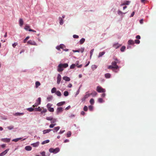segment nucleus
<instances>
[{
  "label": "nucleus",
  "instance_id": "nucleus-1",
  "mask_svg": "<svg viewBox=\"0 0 156 156\" xmlns=\"http://www.w3.org/2000/svg\"><path fill=\"white\" fill-rule=\"evenodd\" d=\"M67 63L60 64L58 66L57 71L58 72H62L64 70V68L68 67Z\"/></svg>",
  "mask_w": 156,
  "mask_h": 156
},
{
  "label": "nucleus",
  "instance_id": "nucleus-2",
  "mask_svg": "<svg viewBox=\"0 0 156 156\" xmlns=\"http://www.w3.org/2000/svg\"><path fill=\"white\" fill-rule=\"evenodd\" d=\"M49 151L50 153H53L54 154H56L58 152L60 151V149L58 147H57L55 149L53 148H51L49 149Z\"/></svg>",
  "mask_w": 156,
  "mask_h": 156
},
{
  "label": "nucleus",
  "instance_id": "nucleus-3",
  "mask_svg": "<svg viewBox=\"0 0 156 156\" xmlns=\"http://www.w3.org/2000/svg\"><path fill=\"white\" fill-rule=\"evenodd\" d=\"M96 90L99 93H104L105 91V89L99 86L97 87Z\"/></svg>",
  "mask_w": 156,
  "mask_h": 156
},
{
  "label": "nucleus",
  "instance_id": "nucleus-4",
  "mask_svg": "<svg viewBox=\"0 0 156 156\" xmlns=\"http://www.w3.org/2000/svg\"><path fill=\"white\" fill-rule=\"evenodd\" d=\"M63 111V108L62 107H59L56 110V113L58 115L59 113L62 112Z\"/></svg>",
  "mask_w": 156,
  "mask_h": 156
},
{
  "label": "nucleus",
  "instance_id": "nucleus-5",
  "mask_svg": "<svg viewBox=\"0 0 156 156\" xmlns=\"http://www.w3.org/2000/svg\"><path fill=\"white\" fill-rule=\"evenodd\" d=\"M27 43L30 44L31 45H35L37 46V44L34 41H32L31 40H30Z\"/></svg>",
  "mask_w": 156,
  "mask_h": 156
},
{
  "label": "nucleus",
  "instance_id": "nucleus-6",
  "mask_svg": "<svg viewBox=\"0 0 156 156\" xmlns=\"http://www.w3.org/2000/svg\"><path fill=\"white\" fill-rule=\"evenodd\" d=\"M90 95V94H88V92H87L86 95L81 99L82 101H84Z\"/></svg>",
  "mask_w": 156,
  "mask_h": 156
},
{
  "label": "nucleus",
  "instance_id": "nucleus-7",
  "mask_svg": "<svg viewBox=\"0 0 156 156\" xmlns=\"http://www.w3.org/2000/svg\"><path fill=\"white\" fill-rule=\"evenodd\" d=\"M84 48H82L78 50H73V51L74 52H80L81 53H83L84 51Z\"/></svg>",
  "mask_w": 156,
  "mask_h": 156
},
{
  "label": "nucleus",
  "instance_id": "nucleus-8",
  "mask_svg": "<svg viewBox=\"0 0 156 156\" xmlns=\"http://www.w3.org/2000/svg\"><path fill=\"white\" fill-rule=\"evenodd\" d=\"M61 80V76L60 74H58L57 77V83L58 84H59L60 83Z\"/></svg>",
  "mask_w": 156,
  "mask_h": 156
},
{
  "label": "nucleus",
  "instance_id": "nucleus-9",
  "mask_svg": "<svg viewBox=\"0 0 156 156\" xmlns=\"http://www.w3.org/2000/svg\"><path fill=\"white\" fill-rule=\"evenodd\" d=\"M117 63L115 61H114L112 62V65L114 66L115 69H117L119 68V66L117 65Z\"/></svg>",
  "mask_w": 156,
  "mask_h": 156
},
{
  "label": "nucleus",
  "instance_id": "nucleus-10",
  "mask_svg": "<svg viewBox=\"0 0 156 156\" xmlns=\"http://www.w3.org/2000/svg\"><path fill=\"white\" fill-rule=\"evenodd\" d=\"M1 140L2 141L5 142H9L10 140V138H2L1 139Z\"/></svg>",
  "mask_w": 156,
  "mask_h": 156
},
{
  "label": "nucleus",
  "instance_id": "nucleus-11",
  "mask_svg": "<svg viewBox=\"0 0 156 156\" xmlns=\"http://www.w3.org/2000/svg\"><path fill=\"white\" fill-rule=\"evenodd\" d=\"M121 46V45L118 43H115L113 45V47L115 49H117Z\"/></svg>",
  "mask_w": 156,
  "mask_h": 156
},
{
  "label": "nucleus",
  "instance_id": "nucleus-12",
  "mask_svg": "<svg viewBox=\"0 0 156 156\" xmlns=\"http://www.w3.org/2000/svg\"><path fill=\"white\" fill-rule=\"evenodd\" d=\"M19 23L20 27H22L23 24V19L20 18L19 20Z\"/></svg>",
  "mask_w": 156,
  "mask_h": 156
},
{
  "label": "nucleus",
  "instance_id": "nucleus-13",
  "mask_svg": "<svg viewBox=\"0 0 156 156\" xmlns=\"http://www.w3.org/2000/svg\"><path fill=\"white\" fill-rule=\"evenodd\" d=\"M130 2L129 1H124V2L121 4V6L125 5H128L129 3Z\"/></svg>",
  "mask_w": 156,
  "mask_h": 156
},
{
  "label": "nucleus",
  "instance_id": "nucleus-14",
  "mask_svg": "<svg viewBox=\"0 0 156 156\" xmlns=\"http://www.w3.org/2000/svg\"><path fill=\"white\" fill-rule=\"evenodd\" d=\"M63 79L64 80L66 81H69L70 80V78L67 76H64L63 77Z\"/></svg>",
  "mask_w": 156,
  "mask_h": 156
},
{
  "label": "nucleus",
  "instance_id": "nucleus-15",
  "mask_svg": "<svg viewBox=\"0 0 156 156\" xmlns=\"http://www.w3.org/2000/svg\"><path fill=\"white\" fill-rule=\"evenodd\" d=\"M65 103V101H62L58 103L57 104V105L58 106H60L62 105Z\"/></svg>",
  "mask_w": 156,
  "mask_h": 156
},
{
  "label": "nucleus",
  "instance_id": "nucleus-16",
  "mask_svg": "<svg viewBox=\"0 0 156 156\" xmlns=\"http://www.w3.org/2000/svg\"><path fill=\"white\" fill-rule=\"evenodd\" d=\"M25 149L27 151H30L32 149V147L29 146H27L25 147Z\"/></svg>",
  "mask_w": 156,
  "mask_h": 156
},
{
  "label": "nucleus",
  "instance_id": "nucleus-17",
  "mask_svg": "<svg viewBox=\"0 0 156 156\" xmlns=\"http://www.w3.org/2000/svg\"><path fill=\"white\" fill-rule=\"evenodd\" d=\"M128 44H129L133 45L134 44V42L133 40H130L128 41Z\"/></svg>",
  "mask_w": 156,
  "mask_h": 156
},
{
  "label": "nucleus",
  "instance_id": "nucleus-18",
  "mask_svg": "<svg viewBox=\"0 0 156 156\" xmlns=\"http://www.w3.org/2000/svg\"><path fill=\"white\" fill-rule=\"evenodd\" d=\"M90 95H92L93 97H95L97 94V93L95 91H93L92 93L90 94Z\"/></svg>",
  "mask_w": 156,
  "mask_h": 156
},
{
  "label": "nucleus",
  "instance_id": "nucleus-19",
  "mask_svg": "<svg viewBox=\"0 0 156 156\" xmlns=\"http://www.w3.org/2000/svg\"><path fill=\"white\" fill-rule=\"evenodd\" d=\"M41 98H39L36 101V103H37V105H39L41 104Z\"/></svg>",
  "mask_w": 156,
  "mask_h": 156
},
{
  "label": "nucleus",
  "instance_id": "nucleus-20",
  "mask_svg": "<svg viewBox=\"0 0 156 156\" xmlns=\"http://www.w3.org/2000/svg\"><path fill=\"white\" fill-rule=\"evenodd\" d=\"M52 130L51 129H47L44 130L43 131V133L44 134H45L47 133H48L51 131Z\"/></svg>",
  "mask_w": 156,
  "mask_h": 156
},
{
  "label": "nucleus",
  "instance_id": "nucleus-21",
  "mask_svg": "<svg viewBox=\"0 0 156 156\" xmlns=\"http://www.w3.org/2000/svg\"><path fill=\"white\" fill-rule=\"evenodd\" d=\"M39 144V142H37L36 143L31 144V145L33 146L34 147H37L38 146Z\"/></svg>",
  "mask_w": 156,
  "mask_h": 156
},
{
  "label": "nucleus",
  "instance_id": "nucleus-22",
  "mask_svg": "<svg viewBox=\"0 0 156 156\" xmlns=\"http://www.w3.org/2000/svg\"><path fill=\"white\" fill-rule=\"evenodd\" d=\"M60 127L59 126H57V127H54V128L53 129H54L53 132H57L58 130H59V129H60Z\"/></svg>",
  "mask_w": 156,
  "mask_h": 156
},
{
  "label": "nucleus",
  "instance_id": "nucleus-23",
  "mask_svg": "<svg viewBox=\"0 0 156 156\" xmlns=\"http://www.w3.org/2000/svg\"><path fill=\"white\" fill-rule=\"evenodd\" d=\"M108 69H112V70L113 71H114V69H115L114 66L112 65L109 66L108 67Z\"/></svg>",
  "mask_w": 156,
  "mask_h": 156
},
{
  "label": "nucleus",
  "instance_id": "nucleus-24",
  "mask_svg": "<svg viewBox=\"0 0 156 156\" xmlns=\"http://www.w3.org/2000/svg\"><path fill=\"white\" fill-rule=\"evenodd\" d=\"M111 74L109 73H107L105 74V77L106 78H109L110 77Z\"/></svg>",
  "mask_w": 156,
  "mask_h": 156
},
{
  "label": "nucleus",
  "instance_id": "nucleus-25",
  "mask_svg": "<svg viewBox=\"0 0 156 156\" xmlns=\"http://www.w3.org/2000/svg\"><path fill=\"white\" fill-rule=\"evenodd\" d=\"M41 84L40 82L39 81H37L35 83V87L36 88H37L39 86H40Z\"/></svg>",
  "mask_w": 156,
  "mask_h": 156
},
{
  "label": "nucleus",
  "instance_id": "nucleus-26",
  "mask_svg": "<svg viewBox=\"0 0 156 156\" xmlns=\"http://www.w3.org/2000/svg\"><path fill=\"white\" fill-rule=\"evenodd\" d=\"M85 41V39L84 38H82L80 41V44H82Z\"/></svg>",
  "mask_w": 156,
  "mask_h": 156
},
{
  "label": "nucleus",
  "instance_id": "nucleus-27",
  "mask_svg": "<svg viewBox=\"0 0 156 156\" xmlns=\"http://www.w3.org/2000/svg\"><path fill=\"white\" fill-rule=\"evenodd\" d=\"M42 108H41L40 107H39L37 108H35V111H38V112H41V111Z\"/></svg>",
  "mask_w": 156,
  "mask_h": 156
},
{
  "label": "nucleus",
  "instance_id": "nucleus-28",
  "mask_svg": "<svg viewBox=\"0 0 156 156\" xmlns=\"http://www.w3.org/2000/svg\"><path fill=\"white\" fill-rule=\"evenodd\" d=\"M105 54V52L102 51L100 52L99 53L98 57H100L102 56L103 55Z\"/></svg>",
  "mask_w": 156,
  "mask_h": 156
},
{
  "label": "nucleus",
  "instance_id": "nucleus-29",
  "mask_svg": "<svg viewBox=\"0 0 156 156\" xmlns=\"http://www.w3.org/2000/svg\"><path fill=\"white\" fill-rule=\"evenodd\" d=\"M43 109L42 110H41V114H43V113H45L47 112V110L46 108H43Z\"/></svg>",
  "mask_w": 156,
  "mask_h": 156
},
{
  "label": "nucleus",
  "instance_id": "nucleus-30",
  "mask_svg": "<svg viewBox=\"0 0 156 156\" xmlns=\"http://www.w3.org/2000/svg\"><path fill=\"white\" fill-rule=\"evenodd\" d=\"M59 23L60 25H62L63 23V21L61 17H59Z\"/></svg>",
  "mask_w": 156,
  "mask_h": 156
},
{
  "label": "nucleus",
  "instance_id": "nucleus-31",
  "mask_svg": "<svg viewBox=\"0 0 156 156\" xmlns=\"http://www.w3.org/2000/svg\"><path fill=\"white\" fill-rule=\"evenodd\" d=\"M27 110L30 112H32L35 110V109L32 108H27Z\"/></svg>",
  "mask_w": 156,
  "mask_h": 156
},
{
  "label": "nucleus",
  "instance_id": "nucleus-32",
  "mask_svg": "<svg viewBox=\"0 0 156 156\" xmlns=\"http://www.w3.org/2000/svg\"><path fill=\"white\" fill-rule=\"evenodd\" d=\"M56 89L55 87H53L51 89V92L52 93H56Z\"/></svg>",
  "mask_w": 156,
  "mask_h": 156
},
{
  "label": "nucleus",
  "instance_id": "nucleus-33",
  "mask_svg": "<svg viewBox=\"0 0 156 156\" xmlns=\"http://www.w3.org/2000/svg\"><path fill=\"white\" fill-rule=\"evenodd\" d=\"M55 93L58 96H60L61 95V93L59 91H57Z\"/></svg>",
  "mask_w": 156,
  "mask_h": 156
},
{
  "label": "nucleus",
  "instance_id": "nucleus-34",
  "mask_svg": "<svg viewBox=\"0 0 156 156\" xmlns=\"http://www.w3.org/2000/svg\"><path fill=\"white\" fill-rule=\"evenodd\" d=\"M49 142V140H46L44 141L43 142H42L41 144H45L48 143Z\"/></svg>",
  "mask_w": 156,
  "mask_h": 156
},
{
  "label": "nucleus",
  "instance_id": "nucleus-35",
  "mask_svg": "<svg viewBox=\"0 0 156 156\" xmlns=\"http://www.w3.org/2000/svg\"><path fill=\"white\" fill-rule=\"evenodd\" d=\"M22 138H16V139H13L12 140V141H13L15 142H17L18 141H19V140H21Z\"/></svg>",
  "mask_w": 156,
  "mask_h": 156
},
{
  "label": "nucleus",
  "instance_id": "nucleus-36",
  "mask_svg": "<svg viewBox=\"0 0 156 156\" xmlns=\"http://www.w3.org/2000/svg\"><path fill=\"white\" fill-rule=\"evenodd\" d=\"M48 109L49 112H53L54 111V109L53 108H48Z\"/></svg>",
  "mask_w": 156,
  "mask_h": 156
},
{
  "label": "nucleus",
  "instance_id": "nucleus-37",
  "mask_svg": "<svg viewBox=\"0 0 156 156\" xmlns=\"http://www.w3.org/2000/svg\"><path fill=\"white\" fill-rule=\"evenodd\" d=\"M126 49V47L125 46H122L120 49V51L122 52L124 51Z\"/></svg>",
  "mask_w": 156,
  "mask_h": 156
},
{
  "label": "nucleus",
  "instance_id": "nucleus-38",
  "mask_svg": "<svg viewBox=\"0 0 156 156\" xmlns=\"http://www.w3.org/2000/svg\"><path fill=\"white\" fill-rule=\"evenodd\" d=\"M90 102L91 105H93L94 102V99L93 98L91 99L90 101Z\"/></svg>",
  "mask_w": 156,
  "mask_h": 156
},
{
  "label": "nucleus",
  "instance_id": "nucleus-39",
  "mask_svg": "<svg viewBox=\"0 0 156 156\" xmlns=\"http://www.w3.org/2000/svg\"><path fill=\"white\" fill-rule=\"evenodd\" d=\"M69 95V92L68 91H65L64 92V95L65 96H67Z\"/></svg>",
  "mask_w": 156,
  "mask_h": 156
},
{
  "label": "nucleus",
  "instance_id": "nucleus-40",
  "mask_svg": "<svg viewBox=\"0 0 156 156\" xmlns=\"http://www.w3.org/2000/svg\"><path fill=\"white\" fill-rule=\"evenodd\" d=\"M71 133L70 131H68L67 134V137H69L71 136Z\"/></svg>",
  "mask_w": 156,
  "mask_h": 156
},
{
  "label": "nucleus",
  "instance_id": "nucleus-41",
  "mask_svg": "<svg viewBox=\"0 0 156 156\" xmlns=\"http://www.w3.org/2000/svg\"><path fill=\"white\" fill-rule=\"evenodd\" d=\"M24 29L27 30H28L30 29V27L28 25H26L24 28Z\"/></svg>",
  "mask_w": 156,
  "mask_h": 156
},
{
  "label": "nucleus",
  "instance_id": "nucleus-42",
  "mask_svg": "<svg viewBox=\"0 0 156 156\" xmlns=\"http://www.w3.org/2000/svg\"><path fill=\"white\" fill-rule=\"evenodd\" d=\"M56 121V119H53V118L52 120H51V123H55Z\"/></svg>",
  "mask_w": 156,
  "mask_h": 156
},
{
  "label": "nucleus",
  "instance_id": "nucleus-43",
  "mask_svg": "<svg viewBox=\"0 0 156 156\" xmlns=\"http://www.w3.org/2000/svg\"><path fill=\"white\" fill-rule=\"evenodd\" d=\"M52 105L50 103H48L47 105V108H51V107L52 106Z\"/></svg>",
  "mask_w": 156,
  "mask_h": 156
},
{
  "label": "nucleus",
  "instance_id": "nucleus-44",
  "mask_svg": "<svg viewBox=\"0 0 156 156\" xmlns=\"http://www.w3.org/2000/svg\"><path fill=\"white\" fill-rule=\"evenodd\" d=\"M53 117H47L46 118V119L48 120L51 121L52 120Z\"/></svg>",
  "mask_w": 156,
  "mask_h": 156
},
{
  "label": "nucleus",
  "instance_id": "nucleus-45",
  "mask_svg": "<svg viewBox=\"0 0 156 156\" xmlns=\"http://www.w3.org/2000/svg\"><path fill=\"white\" fill-rule=\"evenodd\" d=\"M98 101L100 103H102L103 102V100L102 98H100L98 99Z\"/></svg>",
  "mask_w": 156,
  "mask_h": 156
},
{
  "label": "nucleus",
  "instance_id": "nucleus-46",
  "mask_svg": "<svg viewBox=\"0 0 156 156\" xmlns=\"http://www.w3.org/2000/svg\"><path fill=\"white\" fill-rule=\"evenodd\" d=\"M75 66H76V64H73L70 66V68L71 69H73L75 67Z\"/></svg>",
  "mask_w": 156,
  "mask_h": 156
},
{
  "label": "nucleus",
  "instance_id": "nucleus-47",
  "mask_svg": "<svg viewBox=\"0 0 156 156\" xmlns=\"http://www.w3.org/2000/svg\"><path fill=\"white\" fill-rule=\"evenodd\" d=\"M14 128V127L12 126H11L7 127V128L9 130H11L12 129Z\"/></svg>",
  "mask_w": 156,
  "mask_h": 156
},
{
  "label": "nucleus",
  "instance_id": "nucleus-48",
  "mask_svg": "<svg viewBox=\"0 0 156 156\" xmlns=\"http://www.w3.org/2000/svg\"><path fill=\"white\" fill-rule=\"evenodd\" d=\"M30 38L29 36L27 37L23 41V42L24 43H25L26 42V41L28 40Z\"/></svg>",
  "mask_w": 156,
  "mask_h": 156
},
{
  "label": "nucleus",
  "instance_id": "nucleus-49",
  "mask_svg": "<svg viewBox=\"0 0 156 156\" xmlns=\"http://www.w3.org/2000/svg\"><path fill=\"white\" fill-rule=\"evenodd\" d=\"M126 13V12L123 13L121 11H120V10H119L118 11V13L119 15H120L121 14H122L123 13L125 14Z\"/></svg>",
  "mask_w": 156,
  "mask_h": 156
},
{
  "label": "nucleus",
  "instance_id": "nucleus-50",
  "mask_svg": "<svg viewBox=\"0 0 156 156\" xmlns=\"http://www.w3.org/2000/svg\"><path fill=\"white\" fill-rule=\"evenodd\" d=\"M140 40L137 39H136L135 40V43L137 44H139L140 43Z\"/></svg>",
  "mask_w": 156,
  "mask_h": 156
},
{
  "label": "nucleus",
  "instance_id": "nucleus-51",
  "mask_svg": "<svg viewBox=\"0 0 156 156\" xmlns=\"http://www.w3.org/2000/svg\"><path fill=\"white\" fill-rule=\"evenodd\" d=\"M114 60L115 61H116L117 63H119L120 62V61L117 58H114Z\"/></svg>",
  "mask_w": 156,
  "mask_h": 156
},
{
  "label": "nucleus",
  "instance_id": "nucleus-52",
  "mask_svg": "<svg viewBox=\"0 0 156 156\" xmlns=\"http://www.w3.org/2000/svg\"><path fill=\"white\" fill-rule=\"evenodd\" d=\"M41 154L42 155V156H46L45 155V152L44 151L41 152Z\"/></svg>",
  "mask_w": 156,
  "mask_h": 156
},
{
  "label": "nucleus",
  "instance_id": "nucleus-53",
  "mask_svg": "<svg viewBox=\"0 0 156 156\" xmlns=\"http://www.w3.org/2000/svg\"><path fill=\"white\" fill-rule=\"evenodd\" d=\"M97 67V66L95 65H93L92 66V68L93 69H96Z\"/></svg>",
  "mask_w": 156,
  "mask_h": 156
},
{
  "label": "nucleus",
  "instance_id": "nucleus-54",
  "mask_svg": "<svg viewBox=\"0 0 156 156\" xmlns=\"http://www.w3.org/2000/svg\"><path fill=\"white\" fill-rule=\"evenodd\" d=\"M88 110L87 107L86 106H85L83 108V110L85 111H87Z\"/></svg>",
  "mask_w": 156,
  "mask_h": 156
},
{
  "label": "nucleus",
  "instance_id": "nucleus-55",
  "mask_svg": "<svg viewBox=\"0 0 156 156\" xmlns=\"http://www.w3.org/2000/svg\"><path fill=\"white\" fill-rule=\"evenodd\" d=\"M94 50L93 49L91 50L90 51V58L91 57L92 55L93 54V53L94 51Z\"/></svg>",
  "mask_w": 156,
  "mask_h": 156
},
{
  "label": "nucleus",
  "instance_id": "nucleus-56",
  "mask_svg": "<svg viewBox=\"0 0 156 156\" xmlns=\"http://www.w3.org/2000/svg\"><path fill=\"white\" fill-rule=\"evenodd\" d=\"M76 66H77L78 68H81L82 66V65H79L78 63H77L76 64Z\"/></svg>",
  "mask_w": 156,
  "mask_h": 156
},
{
  "label": "nucleus",
  "instance_id": "nucleus-57",
  "mask_svg": "<svg viewBox=\"0 0 156 156\" xmlns=\"http://www.w3.org/2000/svg\"><path fill=\"white\" fill-rule=\"evenodd\" d=\"M69 116L70 118H74L75 116V115L74 114H71L70 115H69Z\"/></svg>",
  "mask_w": 156,
  "mask_h": 156
},
{
  "label": "nucleus",
  "instance_id": "nucleus-58",
  "mask_svg": "<svg viewBox=\"0 0 156 156\" xmlns=\"http://www.w3.org/2000/svg\"><path fill=\"white\" fill-rule=\"evenodd\" d=\"M93 108V107L91 105H90L89 106V109L90 110L92 111Z\"/></svg>",
  "mask_w": 156,
  "mask_h": 156
},
{
  "label": "nucleus",
  "instance_id": "nucleus-59",
  "mask_svg": "<svg viewBox=\"0 0 156 156\" xmlns=\"http://www.w3.org/2000/svg\"><path fill=\"white\" fill-rule=\"evenodd\" d=\"M73 37L74 38H79V36L76 35H74Z\"/></svg>",
  "mask_w": 156,
  "mask_h": 156
},
{
  "label": "nucleus",
  "instance_id": "nucleus-60",
  "mask_svg": "<svg viewBox=\"0 0 156 156\" xmlns=\"http://www.w3.org/2000/svg\"><path fill=\"white\" fill-rule=\"evenodd\" d=\"M60 48L63 49L65 47L63 44H60Z\"/></svg>",
  "mask_w": 156,
  "mask_h": 156
},
{
  "label": "nucleus",
  "instance_id": "nucleus-61",
  "mask_svg": "<svg viewBox=\"0 0 156 156\" xmlns=\"http://www.w3.org/2000/svg\"><path fill=\"white\" fill-rule=\"evenodd\" d=\"M17 44V43H15L14 44H12V46L14 48H15Z\"/></svg>",
  "mask_w": 156,
  "mask_h": 156
},
{
  "label": "nucleus",
  "instance_id": "nucleus-62",
  "mask_svg": "<svg viewBox=\"0 0 156 156\" xmlns=\"http://www.w3.org/2000/svg\"><path fill=\"white\" fill-rule=\"evenodd\" d=\"M71 108V107L70 105L68 106L65 109V110H67Z\"/></svg>",
  "mask_w": 156,
  "mask_h": 156
},
{
  "label": "nucleus",
  "instance_id": "nucleus-63",
  "mask_svg": "<svg viewBox=\"0 0 156 156\" xmlns=\"http://www.w3.org/2000/svg\"><path fill=\"white\" fill-rule=\"evenodd\" d=\"M65 130H62V131H60L59 133H58V134H61L62 133H63L64 132H65Z\"/></svg>",
  "mask_w": 156,
  "mask_h": 156
},
{
  "label": "nucleus",
  "instance_id": "nucleus-64",
  "mask_svg": "<svg viewBox=\"0 0 156 156\" xmlns=\"http://www.w3.org/2000/svg\"><path fill=\"white\" fill-rule=\"evenodd\" d=\"M5 155V154L3 151L0 154V156H3Z\"/></svg>",
  "mask_w": 156,
  "mask_h": 156
}]
</instances>
